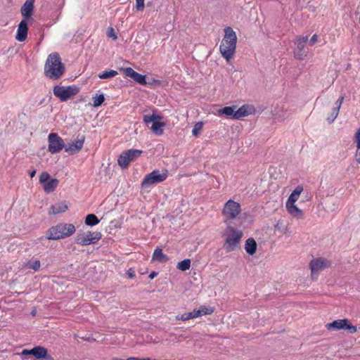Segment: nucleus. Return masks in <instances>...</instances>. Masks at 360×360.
Masks as SVG:
<instances>
[{"instance_id":"nucleus-1","label":"nucleus","mask_w":360,"mask_h":360,"mask_svg":"<svg viewBox=\"0 0 360 360\" xmlns=\"http://www.w3.org/2000/svg\"><path fill=\"white\" fill-rule=\"evenodd\" d=\"M65 72V67L60 55L56 52L49 54L44 68L45 77L51 80H58L64 75Z\"/></svg>"},{"instance_id":"nucleus-2","label":"nucleus","mask_w":360,"mask_h":360,"mask_svg":"<svg viewBox=\"0 0 360 360\" xmlns=\"http://www.w3.org/2000/svg\"><path fill=\"white\" fill-rule=\"evenodd\" d=\"M224 32V35L219 45V51L229 62L236 53L238 38L236 32L231 27H225Z\"/></svg>"},{"instance_id":"nucleus-3","label":"nucleus","mask_w":360,"mask_h":360,"mask_svg":"<svg viewBox=\"0 0 360 360\" xmlns=\"http://www.w3.org/2000/svg\"><path fill=\"white\" fill-rule=\"evenodd\" d=\"M222 236L224 238V249L226 252H231L240 245L243 232L231 224H228L223 232Z\"/></svg>"},{"instance_id":"nucleus-4","label":"nucleus","mask_w":360,"mask_h":360,"mask_svg":"<svg viewBox=\"0 0 360 360\" xmlns=\"http://www.w3.org/2000/svg\"><path fill=\"white\" fill-rule=\"evenodd\" d=\"M241 213L242 207L240 204L232 199L228 200L221 210L224 222L226 224H231L234 221L238 219Z\"/></svg>"},{"instance_id":"nucleus-5","label":"nucleus","mask_w":360,"mask_h":360,"mask_svg":"<svg viewBox=\"0 0 360 360\" xmlns=\"http://www.w3.org/2000/svg\"><path fill=\"white\" fill-rule=\"evenodd\" d=\"M75 231L72 224L60 223L48 229L46 238L49 240H59L72 236Z\"/></svg>"},{"instance_id":"nucleus-6","label":"nucleus","mask_w":360,"mask_h":360,"mask_svg":"<svg viewBox=\"0 0 360 360\" xmlns=\"http://www.w3.org/2000/svg\"><path fill=\"white\" fill-rule=\"evenodd\" d=\"M101 233L98 231H85L78 233L75 237V241L77 244L86 246L91 244H96L101 238Z\"/></svg>"},{"instance_id":"nucleus-7","label":"nucleus","mask_w":360,"mask_h":360,"mask_svg":"<svg viewBox=\"0 0 360 360\" xmlns=\"http://www.w3.org/2000/svg\"><path fill=\"white\" fill-rule=\"evenodd\" d=\"M55 96L62 102L66 101L79 93V89L75 86H55L53 90Z\"/></svg>"},{"instance_id":"nucleus-8","label":"nucleus","mask_w":360,"mask_h":360,"mask_svg":"<svg viewBox=\"0 0 360 360\" xmlns=\"http://www.w3.org/2000/svg\"><path fill=\"white\" fill-rule=\"evenodd\" d=\"M143 151L138 149H129L123 151L117 159V163L119 166L122 169L128 167L129 163L132 161L136 160L139 157L141 156Z\"/></svg>"},{"instance_id":"nucleus-9","label":"nucleus","mask_w":360,"mask_h":360,"mask_svg":"<svg viewBox=\"0 0 360 360\" xmlns=\"http://www.w3.org/2000/svg\"><path fill=\"white\" fill-rule=\"evenodd\" d=\"M167 176L168 171L167 169H163L161 172L158 169L153 170L144 177L141 183V186L145 187L148 185L162 182L167 178Z\"/></svg>"},{"instance_id":"nucleus-10","label":"nucleus","mask_w":360,"mask_h":360,"mask_svg":"<svg viewBox=\"0 0 360 360\" xmlns=\"http://www.w3.org/2000/svg\"><path fill=\"white\" fill-rule=\"evenodd\" d=\"M326 328L328 330H345L349 332L352 334L356 333L357 328L355 326H353L350 321L345 319H338L332 323H327L326 325Z\"/></svg>"},{"instance_id":"nucleus-11","label":"nucleus","mask_w":360,"mask_h":360,"mask_svg":"<svg viewBox=\"0 0 360 360\" xmlns=\"http://www.w3.org/2000/svg\"><path fill=\"white\" fill-rule=\"evenodd\" d=\"M331 262L326 258L317 257L313 259L309 264L312 278H316L317 274L330 267Z\"/></svg>"},{"instance_id":"nucleus-12","label":"nucleus","mask_w":360,"mask_h":360,"mask_svg":"<svg viewBox=\"0 0 360 360\" xmlns=\"http://www.w3.org/2000/svg\"><path fill=\"white\" fill-rule=\"evenodd\" d=\"M48 141V149L52 154L59 153L65 147L63 139L56 133L49 134Z\"/></svg>"},{"instance_id":"nucleus-13","label":"nucleus","mask_w":360,"mask_h":360,"mask_svg":"<svg viewBox=\"0 0 360 360\" xmlns=\"http://www.w3.org/2000/svg\"><path fill=\"white\" fill-rule=\"evenodd\" d=\"M39 182L43 185L46 193L53 192L58 186V181L56 179H51L48 172H42L39 176Z\"/></svg>"},{"instance_id":"nucleus-14","label":"nucleus","mask_w":360,"mask_h":360,"mask_svg":"<svg viewBox=\"0 0 360 360\" xmlns=\"http://www.w3.org/2000/svg\"><path fill=\"white\" fill-rule=\"evenodd\" d=\"M35 0H26L20 8L22 20H31L34 14Z\"/></svg>"},{"instance_id":"nucleus-15","label":"nucleus","mask_w":360,"mask_h":360,"mask_svg":"<svg viewBox=\"0 0 360 360\" xmlns=\"http://www.w3.org/2000/svg\"><path fill=\"white\" fill-rule=\"evenodd\" d=\"M84 140L85 137L82 135L80 136V138L70 143H68L66 146H65V152L68 153L70 155L77 153L82 149Z\"/></svg>"},{"instance_id":"nucleus-16","label":"nucleus","mask_w":360,"mask_h":360,"mask_svg":"<svg viewBox=\"0 0 360 360\" xmlns=\"http://www.w3.org/2000/svg\"><path fill=\"white\" fill-rule=\"evenodd\" d=\"M28 20H22L19 23L15 35V39L20 42L25 41L27 37Z\"/></svg>"},{"instance_id":"nucleus-17","label":"nucleus","mask_w":360,"mask_h":360,"mask_svg":"<svg viewBox=\"0 0 360 360\" xmlns=\"http://www.w3.org/2000/svg\"><path fill=\"white\" fill-rule=\"evenodd\" d=\"M124 73L127 77L131 78L134 81L141 85H146L147 84L146 76L138 73L131 68H125Z\"/></svg>"},{"instance_id":"nucleus-18","label":"nucleus","mask_w":360,"mask_h":360,"mask_svg":"<svg viewBox=\"0 0 360 360\" xmlns=\"http://www.w3.org/2000/svg\"><path fill=\"white\" fill-rule=\"evenodd\" d=\"M255 109L254 106L250 105H243L240 107L234 113V119L240 120L244 117L254 114Z\"/></svg>"},{"instance_id":"nucleus-19","label":"nucleus","mask_w":360,"mask_h":360,"mask_svg":"<svg viewBox=\"0 0 360 360\" xmlns=\"http://www.w3.org/2000/svg\"><path fill=\"white\" fill-rule=\"evenodd\" d=\"M68 209V205L65 202H59L51 206L49 214H57L59 213H63Z\"/></svg>"},{"instance_id":"nucleus-20","label":"nucleus","mask_w":360,"mask_h":360,"mask_svg":"<svg viewBox=\"0 0 360 360\" xmlns=\"http://www.w3.org/2000/svg\"><path fill=\"white\" fill-rule=\"evenodd\" d=\"M289 214L297 219H302L304 216L303 211L297 207L295 204H285Z\"/></svg>"},{"instance_id":"nucleus-21","label":"nucleus","mask_w":360,"mask_h":360,"mask_svg":"<svg viewBox=\"0 0 360 360\" xmlns=\"http://www.w3.org/2000/svg\"><path fill=\"white\" fill-rule=\"evenodd\" d=\"M152 260L160 263H165L169 261V257L162 252L161 248H157L153 252Z\"/></svg>"},{"instance_id":"nucleus-22","label":"nucleus","mask_w":360,"mask_h":360,"mask_svg":"<svg viewBox=\"0 0 360 360\" xmlns=\"http://www.w3.org/2000/svg\"><path fill=\"white\" fill-rule=\"evenodd\" d=\"M303 190L304 188L302 186H297L290 195L285 204H295Z\"/></svg>"},{"instance_id":"nucleus-23","label":"nucleus","mask_w":360,"mask_h":360,"mask_svg":"<svg viewBox=\"0 0 360 360\" xmlns=\"http://www.w3.org/2000/svg\"><path fill=\"white\" fill-rule=\"evenodd\" d=\"M236 106H226L218 110L217 112L219 116L224 115L226 117L234 119V113L236 112Z\"/></svg>"},{"instance_id":"nucleus-24","label":"nucleus","mask_w":360,"mask_h":360,"mask_svg":"<svg viewBox=\"0 0 360 360\" xmlns=\"http://www.w3.org/2000/svg\"><path fill=\"white\" fill-rule=\"evenodd\" d=\"M257 243L255 239L250 238L245 241V250L250 255H254L257 251Z\"/></svg>"},{"instance_id":"nucleus-25","label":"nucleus","mask_w":360,"mask_h":360,"mask_svg":"<svg viewBox=\"0 0 360 360\" xmlns=\"http://www.w3.org/2000/svg\"><path fill=\"white\" fill-rule=\"evenodd\" d=\"M47 349L43 347H35L32 349V354L37 359H44L47 356Z\"/></svg>"},{"instance_id":"nucleus-26","label":"nucleus","mask_w":360,"mask_h":360,"mask_svg":"<svg viewBox=\"0 0 360 360\" xmlns=\"http://www.w3.org/2000/svg\"><path fill=\"white\" fill-rule=\"evenodd\" d=\"M355 142L357 148L355 153V159L358 163H360V128L355 134Z\"/></svg>"},{"instance_id":"nucleus-27","label":"nucleus","mask_w":360,"mask_h":360,"mask_svg":"<svg viewBox=\"0 0 360 360\" xmlns=\"http://www.w3.org/2000/svg\"><path fill=\"white\" fill-rule=\"evenodd\" d=\"M165 122H153V124H152V127H151V130L155 134H158V135H162V133H163V130L162 129V127H165Z\"/></svg>"},{"instance_id":"nucleus-28","label":"nucleus","mask_w":360,"mask_h":360,"mask_svg":"<svg viewBox=\"0 0 360 360\" xmlns=\"http://www.w3.org/2000/svg\"><path fill=\"white\" fill-rule=\"evenodd\" d=\"M25 266L28 269L38 271L41 266L40 261L39 259L32 258L26 263Z\"/></svg>"},{"instance_id":"nucleus-29","label":"nucleus","mask_w":360,"mask_h":360,"mask_svg":"<svg viewBox=\"0 0 360 360\" xmlns=\"http://www.w3.org/2000/svg\"><path fill=\"white\" fill-rule=\"evenodd\" d=\"M99 223V219L98 217L94 214H89L86 215L85 218V224L87 226H95Z\"/></svg>"},{"instance_id":"nucleus-30","label":"nucleus","mask_w":360,"mask_h":360,"mask_svg":"<svg viewBox=\"0 0 360 360\" xmlns=\"http://www.w3.org/2000/svg\"><path fill=\"white\" fill-rule=\"evenodd\" d=\"M191 263V259H185L177 264L176 268L182 271H185L190 269Z\"/></svg>"},{"instance_id":"nucleus-31","label":"nucleus","mask_w":360,"mask_h":360,"mask_svg":"<svg viewBox=\"0 0 360 360\" xmlns=\"http://www.w3.org/2000/svg\"><path fill=\"white\" fill-rule=\"evenodd\" d=\"M308 40V36H300L297 38V49L300 51H302L304 49L305 44L307 43Z\"/></svg>"},{"instance_id":"nucleus-32","label":"nucleus","mask_w":360,"mask_h":360,"mask_svg":"<svg viewBox=\"0 0 360 360\" xmlns=\"http://www.w3.org/2000/svg\"><path fill=\"white\" fill-rule=\"evenodd\" d=\"M92 99L94 102V107L98 108L104 102L105 97L103 94H96L94 96H93Z\"/></svg>"},{"instance_id":"nucleus-33","label":"nucleus","mask_w":360,"mask_h":360,"mask_svg":"<svg viewBox=\"0 0 360 360\" xmlns=\"http://www.w3.org/2000/svg\"><path fill=\"white\" fill-rule=\"evenodd\" d=\"M117 75V72L113 70H107L98 74L100 79H109Z\"/></svg>"},{"instance_id":"nucleus-34","label":"nucleus","mask_w":360,"mask_h":360,"mask_svg":"<svg viewBox=\"0 0 360 360\" xmlns=\"http://www.w3.org/2000/svg\"><path fill=\"white\" fill-rule=\"evenodd\" d=\"M204 123L202 122H198L195 124L193 129H192V134L193 136L197 137L200 134V131H202L203 128Z\"/></svg>"},{"instance_id":"nucleus-35","label":"nucleus","mask_w":360,"mask_h":360,"mask_svg":"<svg viewBox=\"0 0 360 360\" xmlns=\"http://www.w3.org/2000/svg\"><path fill=\"white\" fill-rule=\"evenodd\" d=\"M198 311L200 313V316L202 315H210L214 312L213 307H207L206 306H200Z\"/></svg>"},{"instance_id":"nucleus-36","label":"nucleus","mask_w":360,"mask_h":360,"mask_svg":"<svg viewBox=\"0 0 360 360\" xmlns=\"http://www.w3.org/2000/svg\"><path fill=\"white\" fill-rule=\"evenodd\" d=\"M338 113H339L338 108H334L332 110L330 115L327 117V120L330 123L333 122L334 120H335V118L337 117V116L338 115Z\"/></svg>"},{"instance_id":"nucleus-37","label":"nucleus","mask_w":360,"mask_h":360,"mask_svg":"<svg viewBox=\"0 0 360 360\" xmlns=\"http://www.w3.org/2000/svg\"><path fill=\"white\" fill-rule=\"evenodd\" d=\"M161 117L156 116L155 115L153 114L151 115H146L143 116V121L145 123L148 124L151 122H155V120L160 119Z\"/></svg>"},{"instance_id":"nucleus-38","label":"nucleus","mask_w":360,"mask_h":360,"mask_svg":"<svg viewBox=\"0 0 360 360\" xmlns=\"http://www.w3.org/2000/svg\"><path fill=\"white\" fill-rule=\"evenodd\" d=\"M144 1L145 0H136V9L137 11H142L144 10Z\"/></svg>"},{"instance_id":"nucleus-39","label":"nucleus","mask_w":360,"mask_h":360,"mask_svg":"<svg viewBox=\"0 0 360 360\" xmlns=\"http://www.w3.org/2000/svg\"><path fill=\"white\" fill-rule=\"evenodd\" d=\"M107 36L108 37L112 38L113 39H117V36L115 34L114 29L112 27H110L108 30Z\"/></svg>"},{"instance_id":"nucleus-40","label":"nucleus","mask_w":360,"mask_h":360,"mask_svg":"<svg viewBox=\"0 0 360 360\" xmlns=\"http://www.w3.org/2000/svg\"><path fill=\"white\" fill-rule=\"evenodd\" d=\"M191 319H195L200 316V313L198 309H194L193 311L188 312Z\"/></svg>"},{"instance_id":"nucleus-41","label":"nucleus","mask_w":360,"mask_h":360,"mask_svg":"<svg viewBox=\"0 0 360 360\" xmlns=\"http://www.w3.org/2000/svg\"><path fill=\"white\" fill-rule=\"evenodd\" d=\"M176 318L177 320H182V321H187V320L190 319L188 312L184 313L180 316L178 315V316H176Z\"/></svg>"},{"instance_id":"nucleus-42","label":"nucleus","mask_w":360,"mask_h":360,"mask_svg":"<svg viewBox=\"0 0 360 360\" xmlns=\"http://www.w3.org/2000/svg\"><path fill=\"white\" fill-rule=\"evenodd\" d=\"M343 101H344V97L340 96L336 101V103H335L336 106L335 108H338V110H340V108L342 105Z\"/></svg>"},{"instance_id":"nucleus-43","label":"nucleus","mask_w":360,"mask_h":360,"mask_svg":"<svg viewBox=\"0 0 360 360\" xmlns=\"http://www.w3.org/2000/svg\"><path fill=\"white\" fill-rule=\"evenodd\" d=\"M317 39H318V36L317 34H314L311 38L309 40V44L311 46H313L316 41H317Z\"/></svg>"},{"instance_id":"nucleus-44","label":"nucleus","mask_w":360,"mask_h":360,"mask_svg":"<svg viewBox=\"0 0 360 360\" xmlns=\"http://www.w3.org/2000/svg\"><path fill=\"white\" fill-rule=\"evenodd\" d=\"M303 55L304 54H303L302 51H300V50H298V51L295 52V58L297 59H299V60L302 59Z\"/></svg>"},{"instance_id":"nucleus-45","label":"nucleus","mask_w":360,"mask_h":360,"mask_svg":"<svg viewBox=\"0 0 360 360\" xmlns=\"http://www.w3.org/2000/svg\"><path fill=\"white\" fill-rule=\"evenodd\" d=\"M127 274L129 278H133L135 276V271L132 269H129L127 271Z\"/></svg>"},{"instance_id":"nucleus-46","label":"nucleus","mask_w":360,"mask_h":360,"mask_svg":"<svg viewBox=\"0 0 360 360\" xmlns=\"http://www.w3.org/2000/svg\"><path fill=\"white\" fill-rule=\"evenodd\" d=\"M32 354V349H24L22 352V355H30Z\"/></svg>"},{"instance_id":"nucleus-47","label":"nucleus","mask_w":360,"mask_h":360,"mask_svg":"<svg viewBox=\"0 0 360 360\" xmlns=\"http://www.w3.org/2000/svg\"><path fill=\"white\" fill-rule=\"evenodd\" d=\"M157 275H158V272H156V271H152V272L149 274L148 277H149V278H150V279H153L155 277H156V276H157Z\"/></svg>"},{"instance_id":"nucleus-48","label":"nucleus","mask_w":360,"mask_h":360,"mask_svg":"<svg viewBox=\"0 0 360 360\" xmlns=\"http://www.w3.org/2000/svg\"><path fill=\"white\" fill-rule=\"evenodd\" d=\"M129 360H146V358L139 359L137 357H129Z\"/></svg>"},{"instance_id":"nucleus-49","label":"nucleus","mask_w":360,"mask_h":360,"mask_svg":"<svg viewBox=\"0 0 360 360\" xmlns=\"http://www.w3.org/2000/svg\"><path fill=\"white\" fill-rule=\"evenodd\" d=\"M36 174V172L34 170L30 173V176L32 178Z\"/></svg>"},{"instance_id":"nucleus-50","label":"nucleus","mask_w":360,"mask_h":360,"mask_svg":"<svg viewBox=\"0 0 360 360\" xmlns=\"http://www.w3.org/2000/svg\"><path fill=\"white\" fill-rule=\"evenodd\" d=\"M146 360H156V359H150V358L146 357Z\"/></svg>"}]
</instances>
